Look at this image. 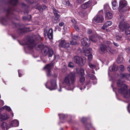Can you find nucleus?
<instances>
[{"label":"nucleus","mask_w":130,"mask_h":130,"mask_svg":"<svg viewBox=\"0 0 130 130\" xmlns=\"http://www.w3.org/2000/svg\"><path fill=\"white\" fill-rule=\"evenodd\" d=\"M103 11L100 10L97 15L93 19V22L97 23H102L104 21V19L103 16Z\"/></svg>","instance_id":"obj_2"},{"label":"nucleus","mask_w":130,"mask_h":130,"mask_svg":"<svg viewBox=\"0 0 130 130\" xmlns=\"http://www.w3.org/2000/svg\"><path fill=\"white\" fill-rule=\"evenodd\" d=\"M86 56H88V59L89 61H90L92 60V55L91 54H90L89 55H88V54H86Z\"/></svg>","instance_id":"obj_31"},{"label":"nucleus","mask_w":130,"mask_h":130,"mask_svg":"<svg viewBox=\"0 0 130 130\" xmlns=\"http://www.w3.org/2000/svg\"><path fill=\"white\" fill-rule=\"evenodd\" d=\"M113 44L116 47H118L119 45V44L118 43L115 42H113Z\"/></svg>","instance_id":"obj_51"},{"label":"nucleus","mask_w":130,"mask_h":130,"mask_svg":"<svg viewBox=\"0 0 130 130\" xmlns=\"http://www.w3.org/2000/svg\"><path fill=\"white\" fill-rule=\"evenodd\" d=\"M118 67L116 64H113L109 68V70L111 71H114L117 70Z\"/></svg>","instance_id":"obj_23"},{"label":"nucleus","mask_w":130,"mask_h":130,"mask_svg":"<svg viewBox=\"0 0 130 130\" xmlns=\"http://www.w3.org/2000/svg\"><path fill=\"white\" fill-rule=\"evenodd\" d=\"M105 43H106L110 45L111 43V42L109 41H105Z\"/></svg>","instance_id":"obj_57"},{"label":"nucleus","mask_w":130,"mask_h":130,"mask_svg":"<svg viewBox=\"0 0 130 130\" xmlns=\"http://www.w3.org/2000/svg\"><path fill=\"white\" fill-rule=\"evenodd\" d=\"M120 76L122 78H125L128 80L130 79V74L127 73L121 74L120 75Z\"/></svg>","instance_id":"obj_22"},{"label":"nucleus","mask_w":130,"mask_h":130,"mask_svg":"<svg viewBox=\"0 0 130 130\" xmlns=\"http://www.w3.org/2000/svg\"><path fill=\"white\" fill-rule=\"evenodd\" d=\"M71 21L73 23L75 24L76 23V21L74 19H71Z\"/></svg>","instance_id":"obj_52"},{"label":"nucleus","mask_w":130,"mask_h":130,"mask_svg":"<svg viewBox=\"0 0 130 130\" xmlns=\"http://www.w3.org/2000/svg\"><path fill=\"white\" fill-rule=\"evenodd\" d=\"M62 3L64 5L67 6L69 5L70 4L69 0H63L62 1Z\"/></svg>","instance_id":"obj_33"},{"label":"nucleus","mask_w":130,"mask_h":130,"mask_svg":"<svg viewBox=\"0 0 130 130\" xmlns=\"http://www.w3.org/2000/svg\"><path fill=\"white\" fill-rule=\"evenodd\" d=\"M59 117L60 118H61V116H63V117L64 116V115L63 114H59Z\"/></svg>","instance_id":"obj_56"},{"label":"nucleus","mask_w":130,"mask_h":130,"mask_svg":"<svg viewBox=\"0 0 130 130\" xmlns=\"http://www.w3.org/2000/svg\"><path fill=\"white\" fill-rule=\"evenodd\" d=\"M54 23H58V22H57V21H54Z\"/></svg>","instance_id":"obj_62"},{"label":"nucleus","mask_w":130,"mask_h":130,"mask_svg":"<svg viewBox=\"0 0 130 130\" xmlns=\"http://www.w3.org/2000/svg\"><path fill=\"white\" fill-rule=\"evenodd\" d=\"M87 31L88 34H92V37L89 36V38L93 42H95L99 38L98 36L96 34V32L94 31H92L91 29H87Z\"/></svg>","instance_id":"obj_5"},{"label":"nucleus","mask_w":130,"mask_h":130,"mask_svg":"<svg viewBox=\"0 0 130 130\" xmlns=\"http://www.w3.org/2000/svg\"><path fill=\"white\" fill-rule=\"evenodd\" d=\"M64 23L62 22H61L59 24V25L61 27V26H62L64 25Z\"/></svg>","instance_id":"obj_53"},{"label":"nucleus","mask_w":130,"mask_h":130,"mask_svg":"<svg viewBox=\"0 0 130 130\" xmlns=\"http://www.w3.org/2000/svg\"><path fill=\"white\" fill-rule=\"evenodd\" d=\"M53 67V64L50 63L46 65L44 68V69L46 72L47 76H50L51 75V69Z\"/></svg>","instance_id":"obj_9"},{"label":"nucleus","mask_w":130,"mask_h":130,"mask_svg":"<svg viewBox=\"0 0 130 130\" xmlns=\"http://www.w3.org/2000/svg\"><path fill=\"white\" fill-rule=\"evenodd\" d=\"M73 26L76 31H78L79 30V28L77 25L75 24H73Z\"/></svg>","instance_id":"obj_41"},{"label":"nucleus","mask_w":130,"mask_h":130,"mask_svg":"<svg viewBox=\"0 0 130 130\" xmlns=\"http://www.w3.org/2000/svg\"><path fill=\"white\" fill-rule=\"evenodd\" d=\"M42 54L44 56L48 55L49 57H52L53 54V50L50 49L48 47H45L41 50Z\"/></svg>","instance_id":"obj_7"},{"label":"nucleus","mask_w":130,"mask_h":130,"mask_svg":"<svg viewBox=\"0 0 130 130\" xmlns=\"http://www.w3.org/2000/svg\"><path fill=\"white\" fill-rule=\"evenodd\" d=\"M112 14L109 12H107L105 14V19L107 20L111 19L112 17Z\"/></svg>","instance_id":"obj_21"},{"label":"nucleus","mask_w":130,"mask_h":130,"mask_svg":"<svg viewBox=\"0 0 130 130\" xmlns=\"http://www.w3.org/2000/svg\"><path fill=\"white\" fill-rule=\"evenodd\" d=\"M36 8L37 9H38L40 11H42L41 9V6H37Z\"/></svg>","instance_id":"obj_46"},{"label":"nucleus","mask_w":130,"mask_h":130,"mask_svg":"<svg viewBox=\"0 0 130 130\" xmlns=\"http://www.w3.org/2000/svg\"><path fill=\"white\" fill-rule=\"evenodd\" d=\"M4 105V101L2 100H0V106H2Z\"/></svg>","instance_id":"obj_49"},{"label":"nucleus","mask_w":130,"mask_h":130,"mask_svg":"<svg viewBox=\"0 0 130 130\" xmlns=\"http://www.w3.org/2000/svg\"><path fill=\"white\" fill-rule=\"evenodd\" d=\"M3 108L4 109H5L8 111H10L11 109L9 107L7 106H5L3 107Z\"/></svg>","instance_id":"obj_37"},{"label":"nucleus","mask_w":130,"mask_h":130,"mask_svg":"<svg viewBox=\"0 0 130 130\" xmlns=\"http://www.w3.org/2000/svg\"><path fill=\"white\" fill-rule=\"evenodd\" d=\"M82 44L83 46H88L90 44V41L86 38H84L81 40Z\"/></svg>","instance_id":"obj_13"},{"label":"nucleus","mask_w":130,"mask_h":130,"mask_svg":"<svg viewBox=\"0 0 130 130\" xmlns=\"http://www.w3.org/2000/svg\"><path fill=\"white\" fill-rule=\"evenodd\" d=\"M72 37L73 40H76L78 38V37L77 36L74 35H72Z\"/></svg>","instance_id":"obj_42"},{"label":"nucleus","mask_w":130,"mask_h":130,"mask_svg":"<svg viewBox=\"0 0 130 130\" xmlns=\"http://www.w3.org/2000/svg\"><path fill=\"white\" fill-rule=\"evenodd\" d=\"M70 44L72 45H76L77 44V43L76 41L72 40L71 41Z\"/></svg>","instance_id":"obj_39"},{"label":"nucleus","mask_w":130,"mask_h":130,"mask_svg":"<svg viewBox=\"0 0 130 130\" xmlns=\"http://www.w3.org/2000/svg\"><path fill=\"white\" fill-rule=\"evenodd\" d=\"M126 5V2L125 1H121L120 2L119 10V11L120 12V13L122 14L128 10V7H125Z\"/></svg>","instance_id":"obj_3"},{"label":"nucleus","mask_w":130,"mask_h":130,"mask_svg":"<svg viewBox=\"0 0 130 130\" xmlns=\"http://www.w3.org/2000/svg\"><path fill=\"white\" fill-rule=\"evenodd\" d=\"M74 61L76 63L81 66H83L85 62V59L78 56H74L73 58Z\"/></svg>","instance_id":"obj_6"},{"label":"nucleus","mask_w":130,"mask_h":130,"mask_svg":"<svg viewBox=\"0 0 130 130\" xmlns=\"http://www.w3.org/2000/svg\"><path fill=\"white\" fill-rule=\"evenodd\" d=\"M125 33L127 35H130V26H128L125 29Z\"/></svg>","instance_id":"obj_28"},{"label":"nucleus","mask_w":130,"mask_h":130,"mask_svg":"<svg viewBox=\"0 0 130 130\" xmlns=\"http://www.w3.org/2000/svg\"><path fill=\"white\" fill-rule=\"evenodd\" d=\"M110 9L109 6L108 4H106L104 5V10L105 11L107 12Z\"/></svg>","instance_id":"obj_29"},{"label":"nucleus","mask_w":130,"mask_h":130,"mask_svg":"<svg viewBox=\"0 0 130 130\" xmlns=\"http://www.w3.org/2000/svg\"><path fill=\"white\" fill-rule=\"evenodd\" d=\"M9 124L10 128L17 127L19 125V122L17 120H14L10 122Z\"/></svg>","instance_id":"obj_14"},{"label":"nucleus","mask_w":130,"mask_h":130,"mask_svg":"<svg viewBox=\"0 0 130 130\" xmlns=\"http://www.w3.org/2000/svg\"><path fill=\"white\" fill-rule=\"evenodd\" d=\"M68 66L70 68L73 67V64L71 62H70L68 64Z\"/></svg>","instance_id":"obj_44"},{"label":"nucleus","mask_w":130,"mask_h":130,"mask_svg":"<svg viewBox=\"0 0 130 130\" xmlns=\"http://www.w3.org/2000/svg\"><path fill=\"white\" fill-rule=\"evenodd\" d=\"M47 28H44V33L45 36H47L50 39H52L53 37V30L52 28H50L48 31Z\"/></svg>","instance_id":"obj_8"},{"label":"nucleus","mask_w":130,"mask_h":130,"mask_svg":"<svg viewBox=\"0 0 130 130\" xmlns=\"http://www.w3.org/2000/svg\"><path fill=\"white\" fill-rule=\"evenodd\" d=\"M122 38V36L121 35L117 36L115 37L117 40L119 41L121 40Z\"/></svg>","instance_id":"obj_35"},{"label":"nucleus","mask_w":130,"mask_h":130,"mask_svg":"<svg viewBox=\"0 0 130 130\" xmlns=\"http://www.w3.org/2000/svg\"><path fill=\"white\" fill-rule=\"evenodd\" d=\"M86 119H87L86 118L83 117L81 120V121L83 122H84Z\"/></svg>","instance_id":"obj_50"},{"label":"nucleus","mask_w":130,"mask_h":130,"mask_svg":"<svg viewBox=\"0 0 130 130\" xmlns=\"http://www.w3.org/2000/svg\"><path fill=\"white\" fill-rule=\"evenodd\" d=\"M46 8V7L44 5H42L41 6L42 11L43 10L45 9Z\"/></svg>","instance_id":"obj_45"},{"label":"nucleus","mask_w":130,"mask_h":130,"mask_svg":"<svg viewBox=\"0 0 130 130\" xmlns=\"http://www.w3.org/2000/svg\"><path fill=\"white\" fill-rule=\"evenodd\" d=\"M18 0H11L10 3L13 5H15L17 4Z\"/></svg>","instance_id":"obj_34"},{"label":"nucleus","mask_w":130,"mask_h":130,"mask_svg":"<svg viewBox=\"0 0 130 130\" xmlns=\"http://www.w3.org/2000/svg\"><path fill=\"white\" fill-rule=\"evenodd\" d=\"M9 118V116L7 114H4L2 115L1 117V119L2 120H5Z\"/></svg>","instance_id":"obj_26"},{"label":"nucleus","mask_w":130,"mask_h":130,"mask_svg":"<svg viewBox=\"0 0 130 130\" xmlns=\"http://www.w3.org/2000/svg\"><path fill=\"white\" fill-rule=\"evenodd\" d=\"M100 49L99 50V52L101 54H103L106 52V46L102 44L100 45Z\"/></svg>","instance_id":"obj_16"},{"label":"nucleus","mask_w":130,"mask_h":130,"mask_svg":"<svg viewBox=\"0 0 130 130\" xmlns=\"http://www.w3.org/2000/svg\"><path fill=\"white\" fill-rule=\"evenodd\" d=\"M75 79L74 76L70 73L65 77L63 82V84L67 89L72 90L73 89V84Z\"/></svg>","instance_id":"obj_1"},{"label":"nucleus","mask_w":130,"mask_h":130,"mask_svg":"<svg viewBox=\"0 0 130 130\" xmlns=\"http://www.w3.org/2000/svg\"><path fill=\"white\" fill-rule=\"evenodd\" d=\"M119 69L120 71H124L125 69L124 66L123 65H121L119 67Z\"/></svg>","instance_id":"obj_38"},{"label":"nucleus","mask_w":130,"mask_h":130,"mask_svg":"<svg viewBox=\"0 0 130 130\" xmlns=\"http://www.w3.org/2000/svg\"><path fill=\"white\" fill-rule=\"evenodd\" d=\"M2 115L1 113L0 112V119H1V117L2 116Z\"/></svg>","instance_id":"obj_61"},{"label":"nucleus","mask_w":130,"mask_h":130,"mask_svg":"<svg viewBox=\"0 0 130 130\" xmlns=\"http://www.w3.org/2000/svg\"><path fill=\"white\" fill-rule=\"evenodd\" d=\"M18 73H19V77H20L21 76V75L20 73V72H21V70H19L18 71Z\"/></svg>","instance_id":"obj_58"},{"label":"nucleus","mask_w":130,"mask_h":130,"mask_svg":"<svg viewBox=\"0 0 130 130\" xmlns=\"http://www.w3.org/2000/svg\"><path fill=\"white\" fill-rule=\"evenodd\" d=\"M106 52H107L109 53H112L113 51L109 46H106Z\"/></svg>","instance_id":"obj_30"},{"label":"nucleus","mask_w":130,"mask_h":130,"mask_svg":"<svg viewBox=\"0 0 130 130\" xmlns=\"http://www.w3.org/2000/svg\"><path fill=\"white\" fill-rule=\"evenodd\" d=\"M70 45L69 43L65 40H62L59 42V46L60 47L67 49L70 47Z\"/></svg>","instance_id":"obj_10"},{"label":"nucleus","mask_w":130,"mask_h":130,"mask_svg":"<svg viewBox=\"0 0 130 130\" xmlns=\"http://www.w3.org/2000/svg\"><path fill=\"white\" fill-rule=\"evenodd\" d=\"M58 91L59 92L61 91V89H59Z\"/></svg>","instance_id":"obj_63"},{"label":"nucleus","mask_w":130,"mask_h":130,"mask_svg":"<svg viewBox=\"0 0 130 130\" xmlns=\"http://www.w3.org/2000/svg\"><path fill=\"white\" fill-rule=\"evenodd\" d=\"M93 1V0H90L87 2L84 3L81 6L82 8L83 9H85L90 7Z\"/></svg>","instance_id":"obj_12"},{"label":"nucleus","mask_w":130,"mask_h":130,"mask_svg":"<svg viewBox=\"0 0 130 130\" xmlns=\"http://www.w3.org/2000/svg\"><path fill=\"white\" fill-rule=\"evenodd\" d=\"M85 0H77V2L79 3H82Z\"/></svg>","instance_id":"obj_48"},{"label":"nucleus","mask_w":130,"mask_h":130,"mask_svg":"<svg viewBox=\"0 0 130 130\" xmlns=\"http://www.w3.org/2000/svg\"><path fill=\"white\" fill-rule=\"evenodd\" d=\"M89 76L90 77L91 79L93 80L92 82L93 84H96L97 83V80L95 76L93 74H89Z\"/></svg>","instance_id":"obj_20"},{"label":"nucleus","mask_w":130,"mask_h":130,"mask_svg":"<svg viewBox=\"0 0 130 130\" xmlns=\"http://www.w3.org/2000/svg\"><path fill=\"white\" fill-rule=\"evenodd\" d=\"M91 51L92 49L91 48H86L85 47H83L82 51L84 53L85 55L86 56V54H88V55H89L91 54L90 52Z\"/></svg>","instance_id":"obj_15"},{"label":"nucleus","mask_w":130,"mask_h":130,"mask_svg":"<svg viewBox=\"0 0 130 130\" xmlns=\"http://www.w3.org/2000/svg\"><path fill=\"white\" fill-rule=\"evenodd\" d=\"M127 69L128 70L129 72H130V66L127 67Z\"/></svg>","instance_id":"obj_60"},{"label":"nucleus","mask_w":130,"mask_h":130,"mask_svg":"<svg viewBox=\"0 0 130 130\" xmlns=\"http://www.w3.org/2000/svg\"><path fill=\"white\" fill-rule=\"evenodd\" d=\"M124 17L123 16H121L119 19V21H121L119 23V28L121 31H123L124 30H125V29L128 26V24L125 23L124 22Z\"/></svg>","instance_id":"obj_4"},{"label":"nucleus","mask_w":130,"mask_h":130,"mask_svg":"<svg viewBox=\"0 0 130 130\" xmlns=\"http://www.w3.org/2000/svg\"><path fill=\"white\" fill-rule=\"evenodd\" d=\"M82 86L83 87V88H82V87H80L79 89L80 90H82V89H84L85 88V85H82Z\"/></svg>","instance_id":"obj_54"},{"label":"nucleus","mask_w":130,"mask_h":130,"mask_svg":"<svg viewBox=\"0 0 130 130\" xmlns=\"http://www.w3.org/2000/svg\"><path fill=\"white\" fill-rule=\"evenodd\" d=\"M85 80V78L83 75L81 76L80 77L79 81L80 82L82 83Z\"/></svg>","instance_id":"obj_36"},{"label":"nucleus","mask_w":130,"mask_h":130,"mask_svg":"<svg viewBox=\"0 0 130 130\" xmlns=\"http://www.w3.org/2000/svg\"><path fill=\"white\" fill-rule=\"evenodd\" d=\"M43 46V45L42 44H39L38 45V47L40 48H42Z\"/></svg>","instance_id":"obj_55"},{"label":"nucleus","mask_w":130,"mask_h":130,"mask_svg":"<svg viewBox=\"0 0 130 130\" xmlns=\"http://www.w3.org/2000/svg\"><path fill=\"white\" fill-rule=\"evenodd\" d=\"M91 127V124H88L86 125V128L88 129L90 128Z\"/></svg>","instance_id":"obj_47"},{"label":"nucleus","mask_w":130,"mask_h":130,"mask_svg":"<svg viewBox=\"0 0 130 130\" xmlns=\"http://www.w3.org/2000/svg\"><path fill=\"white\" fill-rule=\"evenodd\" d=\"M127 109L128 111L130 110V104H129L127 106Z\"/></svg>","instance_id":"obj_59"},{"label":"nucleus","mask_w":130,"mask_h":130,"mask_svg":"<svg viewBox=\"0 0 130 130\" xmlns=\"http://www.w3.org/2000/svg\"><path fill=\"white\" fill-rule=\"evenodd\" d=\"M1 128L3 129H7L10 128V125H8L6 122H3L1 125Z\"/></svg>","instance_id":"obj_19"},{"label":"nucleus","mask_w":130,"mask_h":130,"mask_svg":"<svg viewBox=\"0 0 130 130\" xmlns=\"http://www.w3.org/2000/svg\"><path fill=\"white\" fill-rule=\"evenodd\" d=\"M116 0H113L112 1L111 3L112 8L114 10H116L118 7V5L117 4Z\"/></svg>","instance_id":"obj_24"},{"label":"nucleus","mask_w":130,"mask_h":130,"mask_svg":"<svg viewBox=\"0 0 130 130\" xmlns=\"http://www.w3.org/2000/svg\"><path fill=\"white\" fill-rule=\"evenodd\" d=\"M123 58L122 56H118L117 60V61L118 63H122L123 61Z\"/></svg>","instance_id":"obj_25"},{"label":"nucleus","mask_w":130,"mask_h":130,"mask_svg":"<svg viewBox=\"0 0 130 130\" xmlns=\"http://www.w3.org/2000/svg\"><path fill=\"white\" fill-rule=\"evenodd\" d=\"M51 86L48 88L47 87L46 84H45V85L46 88H48L50 90L56 89L57 87L56 80L55 79L52 80L51 82Z\"/></svg>","instance_id":"obj_11"},{"label":"nucleus","mask_w":130,"mask_h":130,"mask_svg":"<svg viewBox=\"0 0 130 130\" xmlns=\"http://www.w3.org/2000/svg\"><path fill=\"white\" fill-rule=\"evenodd\" d=\"M112 24V22L111 21H108L106 22L104 24L103 26H102V29L104 30L108 27L111 25Z\"/></svg>","instance_id":"obj_17"},{"label":"nucleus","mask_w":130,"mask_h":130,"mask_svg":"<svg viewBox=\"0 0 130 130\" xmlns=\"http://www.w3.org/2000/svg\"><path fill=\"white\" fill-rule=\"evenodd\" d=\"M53 13L54 14V15L55 14H57L58 13H59L58 11H57V10L55 9L54 8H53Z\"/></svg>","instance_id":"obj_43"},{"label":"nucleus","mask_w":130,"mask_h":130,"mask_svg":"<svg viewBox=\"0 0 130 130\" xmlns=\"http://www.w3.org/2000/svg\"><path fill=\"white\" fill-rule=\"evenodd\" d=\"M77 72L79 74L81 75V76L83 75L84 73V70L82 69H79L77 70L76 69Z\"/></svg>","instance_id":"obj_27"},{"label":"nucleus","mask_w":130,"mask_h":130,"mask_svg":"<svg viewBox=\"0 0 130 130\" xmlns=\"http://www.w3.org/2000/svg\"><path fill=\"white\" fill-rule=\"evenodd\" d=\"M89 66L91 68L94 69L95 68L96 65L95 63L94 64L92 63L89 62Z\"/></svg>","instance_id":"obj_32"},{"label":"nucleus","mask_w":130,"mask_h":130,"mask_svg":"<svg viewBox=\"0 0 130 130\" xmlns=\"http://www.w3.org/2000/svg\"><path fill=\"white\" fill-rule=\"evenodd\" d=\"M54 15L55 17V18H54V20H57L59 18L60 15L58 14V13L55 14H54Z\"/></svg>","instance_id":"obj_40"},{"label":"nucleus","mask_w":130,"mask_h":130,"mask_svg":"<svg viewBox=\"0 0 130 130\" xmlns=\"http://www.w3.org/2000/svg\"><path fill=\"white\" fill-rule=\"evenodd\" d=\"M31 40H29L27 44L28 45L27 48L29 50L31 49L34 46L35 44L33 41L31 42Z\"/></svg>","instance_id":"obj_18"},{"label":"nucleus","mask_w":130,"mask_h":130,"mask_svg":"<svg viewBox=\"0 0 130 130\" xmlns=\"http://www.w3.org/2000/svg\"><path fill=\"white\" fill-rule=\"evenodd\" d=\"M113 91H114L116 92V91L115 90V89H114V88H113ZM115 93H116V92H115Z\"/></svg>","instance_id":"obj_64"}]
</instances>
